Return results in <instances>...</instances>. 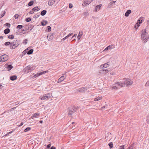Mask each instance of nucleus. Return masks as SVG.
Returning <instances> with one entry per match:
<instances>
[{
    "label": "nucleus",
    "mask_w": 149,
    "mask_h": 149,
    "mask_svg": "<svg viewBox=\"0 0 149 149\" xmlns=\"http://www.w3.org/2000/svg\"><path fill=\"white\" fill-rule=\"evenodd\" d=\"M125 83L122 82H116L112 86V88L117 89L120 88L124 87L126 84L127 86L131 85L133 83V81L130 79L124 78L123 79Z\"/></svg>",
    "instance_id": "nucleus-1"
},
{
    "label": "nucleus",
    "mask_w": 149,
    "mask_h": 149,
    "mask_svg": "<svg viewBox=\"0 0 149 149\" xmlns=\"http://www.w3.org/2000/svg\"><path fill=\"white\" fill-rule=\"evenodd\" d=\"M141 38L143 43L147 42L149 38V35L146 31V29H143L141 31Z\"/></svg>",
    "instance_id": "nucleus-2"
},
{
    "label": "nucleus",
    "mask_w": 149,
    "mask_h": 149,
    "mask_svg": "<svg viewBox=\"0 0 149 149\" xmlns=\"http://www.w3.org/2000/svg\"><path fill=\"white\" fill-rule=\"evenodd\" d=\"M19 45V44L18 41L16 40H15L13 42H11L10 48L11 49H15Z\"/></svg>",
    "instance_id": "nucleus-3"
},
{
    "label": "nucleus",
    "mask_w": 149,
    "mask_h": 149,
    "mask_svg": "<svg viewBox=\"0 0 149 149\" xmlns=\"http://www.w3.org/2000/svg\"><path fill=\"white\" fill-rule=\"evenodd\" d=\"M35 69V68L32 65H29L25 67V72L28 73L33 70Z\"/></svg>",
    "instance_id": "nucleus-4"
},
{
    "label": "nucleus",
    "mask_w": 149,
    "mask_h": 149,
    "mask_svg": "<svg viewBox=\"0 0 149 149\" xmlns=\"http://www.w3.org/2000/svg\"><path fill=\"white\" fill-rule=\"evenodd\" d=\"M52 94L50 93L46 94L44 95L43 96L40 97V98L41 100H45L46 99H49L51 97Z\"/></svg>",
    "instance_id": "nucleus-5"
},
{
    "label": "nucleus",
    "mask_w": 149,
    "mask_h": 149,
    "mask_svg": "<svg viewBox=\"0 0 149 149\" xmlns=\"http://www.w3.org/2000/svg\"><path fill=\"white\" fill-rule=\"evenodd\" d=\"M2 61H5L8 59V56L6 54H4L0 56Z\"/></svg>",
    "instance_id": "nucleus-6"
},
{
    "label": "nucleus",
    "mask_w": 149,
    "mask_h": 149,
    "mask_svg": "<svg viewBox=\"0 0 149 149\" xmlns=\"http://www.w3.org/2000/svg\"><path fill=\"white\" fill-rule=\"evenodd\" d=\"M93 1V0H87L86 1H83L82 6L84 7H85L87 5L89 4L91 2H92Z\"/></svg>",
    "instance_id": "nucleus-7"
},
{
    "label": "nucleus",
    "mask_w": 149,
    "mask_h": 149,
    "mask_svg": "<svg viewBox=\"0 0 149 149\" xmlns=\"http://www.w3.org/2000/svg\"><path fill=\"white\" fill-rule=\"evenodd\" d=\"M40 9V8H39L37 6H36L32 8L30 11L29 13L31 14H32L35 11H38Z\"/></svg>",
    "instance_id": "nucleus-8"
},
{
    "label": "nucleus",
    "mask_w": 149,
    "mask_h": 149,
    "mask_svg": "<svg viewBox=\"0 0 149 149\" xmlns=\"http://www.w3.org/2000/svg\"><path fill=\"white\" fill-rule=\"evenodd\" d=\"M4 67L7 69L8 71L10 70L13 68V67L12 65L8 63L5 64L4 65Z\"/></svg>",
    "instance_id": "nucleus-9"
},
{
    "label": "nucleus",
    "mask_w": 149,
    "mask_h": 149,
    "mask_svg": "<svg viewBox=\"0 0 149 149\" xmlns=\"http://www.w3.org/2000/svg\"><path fill=\"white\" fill-rule=\"evenodd\" d=\"M48 70L45 71H43L42 72H40L39 73H37L34 76V77H37L40 76L42 74H44L45 73H46L47 72H48Z\"/></svg>",
    "instance_id": "nucleus-10"
},
{
    "label": "nucleus",
    "mask_w": 149,
    "mask_h": 149,
    "mask_svg": "<svg viewBox=\"0 0 149 149\" xmlns=\"http://www.w3.org/2000/svg\"><path fill=\"white\" fill-rule=\"evenodd\" d=\"M87 90V88L86 87H82L78 89L77 90V91L79 92H84Z\"/></svg>",
    "instance_id": "nucleus-11"
},
{
    "label": "nucleus",
    "mask_w": 149,
    "mask_h": 149,
    "mask_svg": "<svg viewBox=\"0 0 149 149\" xmlns=\"http://www.w3.org/2000/svg\"><path fill=\"white\" fill-rule=\"evenodd\" d=\"M109 62L103 65H102L100 66V68L101 69L103 68H107L109 67Z\"/></svg>",
    "instance_id": "nucleus-12"
},
{
    "label": "nucleus",
    "mask_w": 149,
    "mask_h": 149,
    "mask_svg": "<svg viewBox=\"0 0 149 149\" xmlns=\"http://www.w3.org/2000/svg\"><path fill=\"white\" fill-rule=\"evenodd\" d=\"M62 76H61L58 80V83H60L63 81L66 78V76H64V74H63Z\"/></svg>",
    "instance_id": "nucleus-13"
},
{
    "label": "nucleus",
    "mask_w": 149,
    "mask_h": 149,
    "mask_svg": "<svg viewBox=\"0 0 149 149\" xmlns=\"http://www.w3.org/2000/svg\"><path fill=\"white\" fill-rule=\"evenodd\" d=\"M83 34V32L82 31H79V33L78 34L77 38L78 40H80L81 37L82 36Z\"/></svg>",
    "instance_id": "nucleus-14"
},
{
    "label": "nucleus",
    "mask_w": 149,
    "mask_h": 149,
    "mask_svg": "<svg viewBox=\"0 0 149 149\" xmlns=\"http://www.w3.org/2000/svg\"><path fill=\"white\" fill-rule=\"evenodd\" d=\"M102 6V4H99L95 7V11H97V10H99L100 9V7Z\"/></svg>",
    "instance_id": "nucleus-15"
},
{
    "label": "nucleus",
    "mask_w": 149,
    "mask_h": 149,
    "mask_svg": "<svg viewBox=\"0 0 149 149\" xmlns=\"http://www.w3.org/2000/svg\"><path fill=\"white\" fill-rule=\"evenodd\" d=\"M55 1L54 0H49L48 2V4L49 6H52L54 3Z\"/></svg>",
    "instance_id": "nucleus-16"
},
{
    "label": "nucleus",
    "mask_w": 149,
    "mask_h": 149,
    "mask_svg": "<svg viewBox=\"0 0 149 149\" xmlns=\"http://www.w3.org/2000/svg\"><path fill=\"white\" fill-rule=\"evenodd\" d=\"M76 110L74 109H72L70 110L68 113V114L70 116H71L73 113H74L75 111Z\"/></svg>",
    "instance_id": "nucleus-17"
},
{
    "label": "nucleus",
    "mask_w": 149,
    "mask_h": 149,
    "mask_svg": "<svg viewBox=\"0 0 149 149\" xmlns=\"http://www.w3.org/2000/svg\"><path fill=\"white\" fill-rule=\"evenodd\" d=\"M131 13V10H128L125 14V16L126 17L128 16Z\"/></svg>",
    "instance_id": "nucleus-18"
},
{
    "label": "nucleus",
    "mask_w": 149,
    "mask_h": 149,
    "mask_svg": "<svg viewBox=\"0 0 149 149\" xmlns=\"http://www.w3.org/2000/svg\"><path fill=\"white\" fill-rule=\"evenodd\" d=\"M10 78L11 80L14 81L17 79V77L15 75L12 76L10 77Z\"/></svg>",
    "instance_id": "nucleus-19"
},
{
    "label": "nucleus",
    "mask_w": 149,
    "mask_h": 149,
    "mask_svg": "<svg viewBox=\"0 0 149 149\" xmlns=\"http://www.w3.org/2000/svg\"><path fill=\"white\" fill-rule=\"evenodd\" d=\"M142 19L141 18L138 19L137 23V24H138V27L140 26V24L142 22Z\"/></svg>",
    "instance_id": "nucleus-20"
},
{
    "label": "nucleus",
    "mask_w": 149,
    "mask_h": 149,
    "mask_svg": "<svg viewBox=\"0 0 149 149\" xmlns=\"http://www.w3.org/2000/svg\"><path fill=\"white\" fill-rule=\"evenodd\" d=\"M39 113H35L33 115V116H32V117H33L34 118H37L38 117V116H39Z\"/></svg>",
    "instance_id": "nucleus-21"
},
{
    "label": "nucleus",
    "mask_w": 149,
    "mask_h": 149,
    "mask_svg": "<svg viewBox=\"0 0 149 149\" xmlns=\"http://www.w3.org/2000/svg\"><path fill=\"white\" fill-rule=\"evenodd\" d=\"M47 13V11L45 10H43L40 13V14L42 16L45 15Z\"/></svg>",
    "instance_id": "nucleus-22"
},
{
    "label": "nucleus",
    "mask_w": 149,
    "mask_h": 149,
    "mask_svg": "<svg viewBox=\"0 0 149 149\" xmlns=\"http://www.w3.org/2000/svg\"><path fill=\"white\" fill-rule=\"evenodd\" d=\"M10 31V30L9 29H5L4 31V33L7 34L9 33Z\"/></svg>",
    "instance_id": "nucleus-23"
},
{
    "label": "nucleus",
    "mask_w": 149,
    "mask_h": 149,
    "mask_svg": "<svg viewBox=\"0 0 149 149\" xmlns=\"http://www.w3.org/2000/svg\"><path fill=\"white\" fill-rule=\"evenodd\" d=\"M101 72H102L103 73L106 74L107 73L109 72L108 70L107 69H104V70H100Z\"/></svg>",
    "instance_id": "nucleus-24"
},
{
    "label": "nucleus",
    "mask_w": 149,
    "mask_h": 149,
    "mask_svg": "<svg viewBox=\"0 0 149 149\" xmlns=\"http://www.w3.org/2000/svg\"><path fill=\"white\" fill-rule=\"evenodd\" d=\"M47 24V22L46 21H43L41 23V24L42 25L44 26Z\"/></svg>",
    "instance_id": "nucleus-25"
},
{
    "label": "nucleus",
    "mask_w": 149,
    "mask_h": 149,
    "mask_svg": "<svg viewBox=\"0 0 149 149\" xmlns=\"http://www.w3.org/2000/svg\"><path fill=\"white\" fill-rule=\"evenodd\" d=\"M33 51V49H31L29 50L27 52V54L28 55L31 54Z\"/></svg>",
    "instance_id": "nucleus-26"
},
{
    "label": "nucleus",
    "mask_w": 149,
    "mask_h": 149,
    "mask_svg": "<svg viewBox=\"0 0 149 149\" xmlns=\"http://www.w3.org/2000/svg\"><path fill=\"white\" fill-rule=\"evenodd\" d=\"M102 98V97H99V96L98 97L95 98L94 101H98V100H101Z\"/></svg>",
    "instance_id": "nucleus-27"
},
{
    "label": "nucleus",
    "mask_w": 149,
    "mask_h": 149,
    "mask_svg": "<svg viewBox=\"0 0 149 149\" xmlns=\"http://www.w3.org/2000/svg\"><path fill=\"white\" fill-rule=\"evenodd\" d=\"M8 38L9 39H13L14 38V36L13 35H9L8 36Z\"/></svg>",
    "instance_id": "nucleus-28"
},
{
    "label": "nucleus",
    "mask_w": 149,
    "mask_h": 149,
    "mask_svg": "<svg viewBox=\"0 0 149 149\" xmlns=\"http://www.w3.org/2000/svg\"><path fill=\"white\" fill-rule=\"evenodd\" d=\"M31 129V127H27L24 130V131L25 132H27L29 131Z\"/></svg>",
    "instance_id": "nucleus-29"
},
{
    "label": "nucleus",
    "mask_w": 149,
    "mask_h": 149,
    "mask_svg": "<svg viewBox=\"0 0 149 149\" xmlns=\"http://www.w3.org/2000/svg\"><path fill=\"white\" fill-rule=\"evenodd\" d=\"M34 2L33 1H31L29 2L28 3V5L29 6H31L33 3Z\"/></svg>",
    "instance_id": "nucleus-30"
},
{
    "label": "nucleus",
    "mask_w": 149,
    "mask_h": 149,
    "mask_svg": "<svg viewBox=\"0 0 149 149\" xmlns=\"http://www.w3.org/2000/svg\"><path fill=\"white\" fill-rule=\"evenodd\" d=\"M4 45L6 46H8L10 45H11V42H6L4 43Z\"/></svg>",
    "instance_id": "nucleus-31"
},
{
    "label": "nucleus",
    "mask_w": 149,
    "mask_h": 149,
    "mask_svg": "<svg viewBox=\"0 0 149 149\" xmlns=\"http://www.w3.org/2000/svg\"><path fill=\"white\" fill-rule=\"evenodd\" d=\"M112 48V47L111 46L109 45V46H108L107 47L105 48V50H107L109 49H111Z\"/></svg>",
    "instance_id": "nucleus-32"
},
{
    "label": "nucleus",
    "mask_w": 149,
    "mask_h": 149,
    "mask_svg": "<svg viewBox=\"0 0 149 149\" xmlns=\"http://www.w3.org/2000/svg\"><path fill=\"white\" fill-rule=\"evenodd\" d=\"M31 20V18L30 17L27 18L26 19L25 21L27 22H29Z\"/></svg>",
    "instance_id": "nucleus-33"
},
{
    "label": "nucleus",
    "mask_w": 149,
    "mask_h": 149,
    "mask_svg": "<svg viewBox=\"0 0 149 149\" xmlns=\"http://www.w3.org/2000/svg\"><path fill=\"white\" fill-rule=\"evenodd\" d=\"M109 146L110 147V148H111L113 147V144L112 142H110L108 144Z\"/></svg>",
    "instance_id": "nucleus-34"
},
{
    "label": "nucleus",
    "mask_w": 149,
    "mask_h": 149,
    "mask_svg": "<svg viewBox=\"0 0 149 149\" xmlns=\"http://www.w3.org/2000/svg\"><path fill=\"white\" fill-rule=\"evenodd\" d=\"M113 6V4L110 2L109 3V4H108V7L109 8H111Z\"/></svg>",
    "instance_id": "nucleus-35"
},
{
    "label": "nucleus",
    "mask_w": 149,
    "mask_h": 149,
    "mask_svg": "<svg viewBox=\"0 0 149 149\" xmlns=\"http://www.w3.org/2000/svg\"><path fill=\"white\" fill-rule=\"evenodd\" d=\"M23 27V26L22 25H18L17 26V28L19 29H21Z\"/></svg>",
    "instance_id": "nucleus-36"
},
{
    "label": "nucleus",
    "mask_w": 149,
    "mask_h": 149,
    "mask_svg": "<svg viewBox=\"0 0 149 149\" xmlns=\"http://www.w3.org/2000/svg\"><path fill=\"white\" fill-rule=\"evenodd\" d=\"M145 86H149V80L145 84Z\"/></svg>",
    "instance_id": "nucleus-37"
},
{
    "label": "nucleus",
    "mask_w": 149,
    "mask_h": 149,
    "mask_svg": "<svg viewBox=\"0 0 149 149\" xmlns=\"http://www.w3.org/2000/svg\"><path fill=\"white\" fill-rule=\"evenodd\" d=\"M124 145H123L122 146H121L120 147V148L119 149H124Z\"/></svg>",
    "instance_id": "nucleus-38"
},
{
    "label": "nucleus",
    "mask_w": 149,
    "mask_h": 149,
    "mask_svg": "<svg viewBox=\"0 0 149 149\" xmlns=\"http://www.w3.org/2000/svg\"><path fill=\"white\" fill-rule=\"evenodd\" d=\"M73 7V5L72 4L70 3L69 5V7L70 8H71Z\"/></svg>",
    "instance_id": "nucleus-39"
},
{
    "label": "nucleus",
    "mask_w": 149,
    "mask_h": 149,
    "mask_svg": "<svg viewBox=\"0 0 149 149\" xmlns=\"http://www.w3.org/2000/svg\"><path fill=\"white\" fill-rule=\"evenodd\" d=\"M28 50V49L27 48L24 51V52H23V53L24 54H25L27 52V50Z\"/></svg>",
    "instance_id": "nucleus-40"
},
{
    "label": "nucleus",
    "mask_w": 149,
    "mask_h": 149,
    "mask_svg": "<svg viewBox=\"0 0 149 149\" xmlns=\"http://www.w3.org/2000/svg\"><path fill=\"white\" fill-rule=\"evenodd\" d=\"M47 29H48V31H51V27L49 26H47Z\"/></svg>",
    "instance_id": "nucleus-41"
},
{
    "label": "nucleus",
    "mask_w": 149,
    "mask_h": 149,
    "mask_svg": "<svg viewBox=\"0 0 149 149\" xmlns=\"http://www.w3.org/2000/svg\"><path fill=\"white\" fill-rule=\"evenodd\" d=\"M68 38V36H65V38H63L61 40H63V41H64L66 39H67Z\"/></svg>",
    "instance_id": "nucleus-42"
},
{
    "label": "nucleus",
    "mask_w": 149,
    "mask_h": 149,
    "mask_svg": "<svg viewBox=\"0 0 149 149\" xmlns=\"http://www.w3.org/2000/svg\"><path fill=\"white\" fill-rule=\"evenodd\" d=\"M19 15L17 14H16L14 15L15 18L16 19L18 18Z\"/></svg>",
    "instance_id": "nucleus-43"
},
{
    "label": "nucleus",
    "mask_w": 149,
    "mask_h": 149,
    "mask_svg": "<svg viewBox=\"0 0 149 149\" xmlns=\"http://www.w3.org/2000/svg\"><path fill=\"white\" fill-rule=\"evenodd\" d=\"M6 13V12L5 11H3V13L2 14V15H1V18L4 15H5V14Z\"/></svg>",
    "instance_id": "nucleus-44"
},
{
    "label": "nucleus",
    "mask_w": 149,
    "mask_h": 149,
    "mask_svg": "<svg viewBox=\"0 0 149 149\" xmlns=\"http://www.w3.org/2000/svg\"><path fill=\"white\" fill-rule=\"evenodd\" d=\"M4 86L0 84V88L2 89Z\"/></svg>",
    "instance_id": "nucleus-45"
},
{
    "label": "nucleus",
    "mask_w": 149,
    "mask_h": 149,
    "mask_svg": "<svg viewBox=\"0 0 149 149\" xmlns=\"http://www.w3.org/2000/svg\"><path fill=\"white\" fill-rule=\"evenodd\" d=\"M72 34H73V33H71L69 34H68V35H67V36H68V38L69 37V36H71Z\"/></svg>",
    "instance_id": "nucleus-46"
},
{
    "label": "nucleus",
    "mask_w": 149,
    "mask_h": 149,
    "mask_svg": "<svg viewBox=\"0 0 149 149\" xmlns=\"http://www.w3.org/2000/svg\"><path fill=\"white\" fill-rule=\"evenodd\" d=\"M77 35V34H74V35H73L72 36V38H73L74 37H76Z\"/></svg>",
    "instance_id": "nucleus-47"
},
{
    "label": "nucleus",
    "mask_w": 149,
    "mask_h": 149,
    "mask_svg": "<svg viewBox=\"0 0 149 149\" xmlns=\"http://www.w3.org/2000/svg\"><path fill=\"white\" fill-rule=\"evenodd\" d=\"M51 146V144H49L47 145V148H49Z\"/></svg>",
    "instance_id": "nucleus-48"
},
{
    "label": "nucleus",
    "mask_w": 149,
    "mask_h": 149,
    "mask_svg": "<svg viewBox=\"0 0 149 149\" xmlns=\"http://www.w3.org/2000/svg\"><path fill=\"white\" fill-rule=\"evenodd\" d=\"M27 39H26L24 40V42H25V44H26L27 43Z\"/></svg>",
    "instance_id": "nucleus-49"
},
{
    "label": "nucleus",
    "mask_w": 149,
    "mask_h": 149,
    "mask_svg": "<svg viewBox=\"0 0 149 149\" xmlns=\"http://www.w3.org/2000/svg\"><path fill=\"white\" fill-rule=\"evenodd\" d=\"M7 26H8L9 27H10V24L9 23H6V24Z\"/></svg>",
    "instance_id": "nucleus-50"
},
{
    "label": "nucleus",
    "mask_w": 149,
    "mask_h": 149,
    "mask_svg": "<svg viewBox=\"0 0 149 149\" xmlns=\"http://www.w3.org/2000/svg\"><path fill=\"white\" fill-rule=\"evenodd\" d=\"M116 1H112L111 2V3L113 4L115 3L116 2Z\"/></svg>",
    "instance_id": "nucleus-51"
},
{
    "label": "nucleus",
    "mask_w": 149,
    "mask_h": 149,
    "mask_svg": "<svg viewBox=\"0 0 149 149\" xmlns=\"http://www.w3.org/2000/svg\"><path fill=\"white\" fill-rule=\"evenodd\" d=\"M50 149H56V148L52 146L51 148Z\"/></svg>",
    "instance_id": "nucleus-52"
},
{
    "label": "nucleus",
    "mask_w": 149,
    "mask_h": 149,
    "mask_svg": "<svg viewBox=\"0 0 149 149\" xmlns=\"http://www.w3.org/2000/svg\"><path fill=\"white\" fill-rule=\"evenodd\" d=\"M147 23L148 25H149V20L147 21Z\"/></svg>",
    "instance_id": "nucleus-53"
},
{
    "label": "nucleus",
    "mask_w": 149,
    "mask_h": 149,
    "mask_svg": "<svg viewBox=\"0 0 149 149\" xmlns=\"http://www.w3.org/2000/svg\"><path fill=\"white\" fill-rule=\"evenodd\" d=\"M24 124V123H21L20 124V125H19V126H22V125Z\"/></svg>",
    "instance_id": "nucleus-54"
},
{
    "label": "nucleus",
    "mask_w": 149,
    "mask_h": 149,
    "mask_svg": "<svg viewBox=\"0 0 149 149\" xmlns=\"http://www.w3.org/2000/svg\"><path fill=\"white\" fill-rule=\"evenodd\" d=\"M129 149H132L133 147L132 146L128 148Z\"/></svg>",
    "instance_id": "nucleus-55"
},
{
    "label": "nucleus",
    "mask_w": 149,
    "mask_h": 149,
    "mask_svg": "<svg viewBox=\"0 0 149 149\" xmlns=\"http://www.w3.org/2000/svg\"><path fill=\"white\" fill-rule=\"evenodd\" d=\"M147 122L149 123V117H148L147 118Z\"/></svg>",
    "instance_id": "nucleus-56"
},
{
    "label": "nucleus",
    "mask_w": 149,
    "mask_h": 149,
    "mask_svg": "<svg viewBox=\"0 0 149 149\" xmlns=\"http://www.w3.org/2000/svg\"><path fill=\"white\" fill-rule=\"evenodd\" d=\"M13 132V131H11L10 132H9L8 133V134H11V133H12Z\"/></svg>",
    "instance_id": "nucleus-57"
},
{
    "label": "nucleus",
    "mask_w": 149,
    "mask_h": 149,
    "mask_svg": "<svg viewBox=\"0 0 149 149\" xmlns=\"http://www.w3.org/2000/svg\"><path fill=\"white\" fill-rule=\"evenodd\" d=\"M19 102H16L15 103V104L16 105H17L18 104H19Z\"/></svg>",
    "instance_id": "nucleus-58"
},
{
    "label": "nucleus",
    "mask_w": 149,
    "mask_h": 149,
    "mask_svg": "<svg viewBox=\"0 0 149 149\" xmlns=\"http://www.w3.org/2000/svg\"><path fill=\"white\" fill-rule=\"evenodd\" d=\"M105 107L104 106L102 107V108H101V109L102 110H103L104 109V108Z\"/></svg>",
    "instance_id": "nucleus-59"
},
{
    "label": "nucleus",
    "mask_w": 149,
    "mask_h": 149,
    "mask_svg": "<svg viewBox=\"0 0 149 149\" xmlns=\"http://www.w3.org/2000/svg\"><path fill=\"white\" fill-rule=\"evenodd\" d=\"M3 37L2 36H0V39H3Z\"/></svg>",
    "instance_id": "nucleus-60"
},
{
    "label": "nucleus",
    "mask_w": 149,
    "mask_h": 149,
    "mask_svg": "<svg viewBox=\"0 0 149 149\" xmlns=\"http://www.w3.org/2000/svg\"><path fill=\"white\" fill-rule=\"evenodd\" d=\"M138 24H137V23L134 26V27L136 28V26L137 25L138 26Z\"/></svg>",
    "instance_id": "nucleus-61"
},
{
    "label": "nucleus",
    "mask_w": 149,
    "mask_h": 149,
    "mask_svg": "<svg viewBox=\"0 0 149 149\" xmlns=\"http://www.w3.org/2000/svg\"><path fill=\"white\" fill-rule=\"evenodd\" d=\"M40 123H42V120H40L39 122Z\"/></svg>",
    "instance_id": "nucleus-62"
},
{
    "label": "nucleus",
    "mask_w": 149,
    "mask_h": 149,
    "mask_svg": "<svg viewBox=\"0 0 149 149\" xmlns=\"http://www.w3.org/2000/svg\"><path fill=\"white\" fill-rule=\"evenodd\" d=\"M40 16V15H38L37 16V17H36V18H38V17H39V16Z\"/></svg>",
    "instance_id": "nucleus-63"
},
{
    "label": "nucleus",
    "mask_w": 149,
    "mask_h": 149,
    "mask_svg": "<svg viewBox=\"0 0 149 149\" xmlns=\"http://www.w3.org/2000/svg\"><path fill=\"white\" fill-rule=\"evenodd\" d=\"M74 122H72V124H74Z\"/></svg>",
    "instance_id": "nucleus-64"
}]
</instances>
